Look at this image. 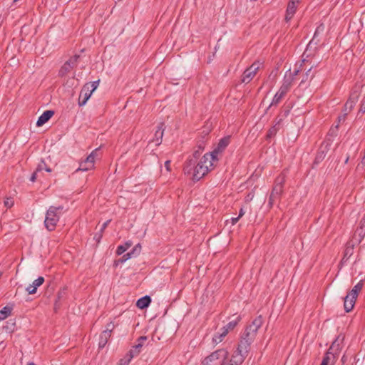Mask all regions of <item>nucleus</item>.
Here are the masks:
<instances>
[{"label":"nucleus","mask_w":365,"mask_h":365,"mask_svg":"<svg viewBox=\"0 0 365 365\" xmlns=\"http://www.w3.org/2000/svg\"><path fill=\"white\" fill-rule=\"evenodd\" d=\"M97 151L98 149L93 150L91 153L88 156H87V158L84 160L86 163H87L91 169L94 167L95 158L96 156Z\"/></svg>","instance_id":"obj_26"},{"label":"nucleus","mask_w":365,"mask_h":365,"mask_svg":"<svg viewBox=\"0 0 365 365\" xmlns=\"http://www.w3.org/2000/svg\"><path fill=\"white\" fill-rule=\"evenodd\" d=\"M203 163H205V161H199L197 164L195 163V165L192 166V170H193V180H200L208 173V168L206 165H202Z\"/></svg>","instance_id":"obj_8"},{"label":"nucleus","mask_w":365,"mask_h":365,"mask_svg":"<svg viewBox=\"0 0 365 365\" xmlns=\"http://www.w3.org/2000/svg\"><path fill=\"white\" fill-rule=\"evenodd\" d=\"M115 328V324L113 322H110L108 323L106 326V329L104 331H107V332H109L110 334L112 333L113 330Z\"/></svg>","instance_id":"obj_45"},{"label":"nucleus","mask_w":365,"mask_h":365,"mask_svg":"<svg viewBox=\"0 0 365 365\" xmlns=\"http://www.w3.org/2000/svg\"><path fill=\"white\" fill-rule=\"evenodd\" d=\"M344 339V336L342 334H339L336 339L332 342L331 345L329 348V350L333 351L335 354H337L338 352L341 350V344H342Z\"/></svg>","instance_id":"obj_18"},{"label":"nucleus","mask_w":365,"mask_h":365,"mask_svg":"<svg viewBox=\"0 0 365 365\" xmlns=\"http://www.w3.org/2000/svg\"><path fill=\"white\" fill-rule=\"evenodd\" d=\"M37 172L41 173L42 170H46L48 173H51L52 171L51 168L47 165L45 160L41 159L40 163L38 164L37 167Z\"/></svg>","instance_id":"obj_30"},{"label":"nucleus","mask_w":365,"mask_h":365,"mask_svg":"<svg viewBox=\"0 0 365 365\" xmlns=\"http://www.w3.org/2000/svg\"><path fill=\"white\" fill-rule=\"evenodd\" d=\"M312 67H311L305 73L306 78L302 80L301 83H304V81L308 80V77L310 76L311 79L314 76V73H312Z\"/></svg>","instance_id":"obj_42"},{"label":"nucleus","mask_w":365,"mask_h":365,"mask_svg":"<svg viewBox=\"0 0 365 365\" xmlns=\"http://www.w3.org/2000/svg\"><path fill=\"white\" fill-rule=\"evenodd\" d=\"M147 341V336H141L138 338L136 343L137 344H141L143 346L144 345V343Z\"/></svg>","instance_id":"obj_48"},{"label":"nucleus","mask_w":365,"mask_h":365,"mask_svg":"<svg viewBox=\"0 0 365 365\" xmlns=\"http://www.w3.org/2000/svg\"><path fill=\"white\" fill-rule=\"evenodd\" d=\"M54 111L51 110H47L44 111L42 115L38 117V119L36 122V125L40 127L45 124L46 122L49 120V119L53 115Z\"/></svg>","instance_id":"obj_19"},{"label":"nucleus","mask_w":365,"mask_h":365,"mask_svg":"<svg viewBox=\"0 0 365 365\" xmlns=\"http://www.w3.org/2000/svg\"><path fill=\"white\" fill-rule=\"evenodd\" d=\"M349 160V156L346 158V159L345 160V163H346Z\"/></svg>","instance_id":"obj_64"},{"label":"nucleus","mask_w":365,"mask_h":365,"mask_svg":"<svg viewBox=\"0 0 365 365\" xmlns=\"http://www.w3.org/2000/svg\"><path fill=\"white\" fill-rule=\"evenodd\" d=\"M245 215V211L243 208H241L239 212L238 217L240 219Z\"/></svg>","instance_id":"obj_57"},{"label":"nucleus","mask_w":365,"mask_h":365,"mask_svg":"<svg viewBox=\"0 0 365 365\" xmlns=\"http://www.w3.org/2000/svg\"><path fill=\"white\" fill-rule=\"evenodd\" d=\"M329 146L330 144L329 143L324 142L322 143L316 155L314 161V164H318L324 159L328 150H329Z\"/></svg>","instance_id":"obj_12"},{"label":"nucleus","mask_w":365,"mask_h":365,"mask_svg":"<svg viewBox=\"0 0 365 365\" xmlns=\"http://www.w3.org/2000/svg\"><path fill=\"white\" fill-rule=\"evenodd\" d=\"M12 308L8 306L0 310V321L5 319L11 314Z\"/></svg>","instance_id":"obj_31"},{"label":"nucleus","mask_w":365,"mask_h":365,"mask_svg":"<svg viewBox=\"0 0 365 365\" xmlns=\"http://www.w3.org/2000/svg\"><path fill=\"white\" fill-rule=\"evenodd\" d=\"M263 324V318L262 315H259L250 324L246 327V329L251 331L252 330L255 332V334L257 335L258 329L262 327Z\"/></svg>","instance_id":"obj_16"},{"label":"nucleus","mask_w":365,"mask_h":365,"mask_svg":"<svg viewBox=\"0 0 365 365\" xmlns=\"http://www.w3.org/2000/svg\"><path fill=\"white\" fill-rule=\"evenodd\" d=\"M257 335L255 334V332L251 330V331H248L245 329V331L242 333L241 338L244 340L248 341L249 342L252 343L255 339Z\"/></svg>","instance_id":"obj_25"},{"label":"nucleus","mask_w":365,"mask_h":365,"mask_svg":"<svg viewBox=\"0 0 365 365\" xmlns=\"http://www.w3.org/2000/svg\"><path fill=\"white\" fill-rule=\"evenodd\" d=\"M294 15H289L288 13L286 12V16H285V19L287 21H289L292 17H293Z\"/></svg>","instance_id":"obj_58"},{"label":"nucleus","mask_w":365,"mask_h":365,"mask_svg":"<svg viewBox=\"0 0 365 365\" xmlns=\"http://www.w3.org/2000/svg\"><path fill=\"white\" fill-rule=\"evenodd\" d=\"M151 303V298L150 296H144L139 299H138L136 302V306L141 309H145L148 307L150 304Z\"/></svg>","instance_id":"obj_22"},{"label":"nucleus","mask_w":365,"mask_h":365,"mask_svg":"<svg viewBox=\"0 0 365 365\" xmlns=\"http://www.w3.org/2000/svg\"><path fill=\"white\" fill-rule=\"evenodd\" d=\"M299 72V69L295 70L292 73H291L292 76L289 79H292V81H293L294 77L298 75Z\"/></svg>","instance_id":"obj_54"},{"label":"nucleus","mask_w":365,"mask_h":365,"mask_svg":"<svg viewBox=\"0 0 365 365\" xmlns=\"http://www.w3.org/2000/svg\"><path fill=\"white\" fill-rule=\"evenodd\" d=\"M358 168H361L362 169H365V156L363 157L362 160L358 165Z\"/></svg>","instance_id":"obj_53"},{"label":"nucleus","mask_w":365,"mask_h":365,"mask_svg":"<svg viewBox=\"0 0 365 365\" xmlns=\"http://www.w3.org/2000/svg\"><path fill=\"white\" fill-rule=\"evenodd\" d=\"M92 93H93L92 91H90V89H89V84L88 83L85 84L83 86V87L82 88L81 93H80V96H79V98H78V106H83L86 105V102L90 98Z\"/></svg>","instance_id":"obj_11"},{"label":"nucleus","mask_w":365,"mask_h":365,"mask_svg":"<svg viewBox=\"0 0 365 365\" xmlns=\"http://www.w3.org/2000/svg\"><path fill=\"white\" fill-rule=\"evenodd\" d=\"M132 245L133 242L130 240L127 241L124 245H119L116 250V255H121Z\"/></svg>","instance_id":"obj_27"},{"label":"nucleus","mask_w":365,"mask_h":365,"mask_svg":"<svg viewBox=\"0 0 365 365\" xmlns=\"http://www.w3.org/2000/svg\"><path fill=\"white\" fill-rule=\"evenodd\" d=\"M229 352L225 349H220L205 357L201 365H225Z\"/></svg>","instance_id":"obj_1"},{"label":"nucleus","mask_w":365,"mask_h":365,"mask_svg":"<svg viewBox=\"0 0 365 365\" xmlns=\"http://www.w3.org/2000/svg\"><path fill=\"white\" fill-rule=\"evenodd\" d=\"M64 64L66 65L70 69L74 67L73 66H72V64H71V62L66 61Z\"/></svg>","instance_id":"obj_61"},{"label":"nucleus","mask_w":365,"mask_h":365,"mask_svg":"<svg viewBox=\"0 0 365 365\" xmlns=\"http://www.w3.org/2000/svg\"><path fill=\"white\" fill-rule=\"evenodd\" d=\"M103 236V233L99 231V232H97L95 234L93 239L98 243L100 242L101 238Z\"/></svg>","instance_id":"obj_49"},{"label":"nucleus","mask_w":365,"mask_h":365,"mask_svg":"<svg viewBox=\"0 0 365 365\" xmlns=\"http://www.w3.org/2000/svg\"><path fill=\"white\" fill-rule=\"evenodd\" d=\"M335 355L336 354L333 351H331L330 350L328 349L324 356L323 357L322 362H325L326 364L329 365L331 361V357L333 359H335Z\"/></svg>","instance_id":"obj_34"},{"label":"nucleus","mask_w":365,"mask_h":365,"mask_svg":"<svg viewBox=\"0 0 365 365\" xmlns=\"http://www.w3.org/2000/svg\"><path fill=\"white\" fill-rule=\"evenodd\" d=\"M284 182L285 180L284 177L279 176L276 178L268 200V205L270 207H272L277 201L279 200L283 192Z\"/></svg>","instance_id":"obj_3"},{"label":"nucleus","mask_w":365,"mask_h":365,"mask_svg":"<svg viewBox=\"0 0 365 365\" xmlns=\"http://www.w3.org/2000/svg\"><path fill=\"white\" fill-rule=\"evenodd\" d=\"M240 320L241 317L237 316L235 320L230 322L229 323L227 324V325L222 327L220 329V331H222V334L227 335L229 333V331L233 330Z\"/></svg>","instance_id":"obj_21"},{"label":"nucleus","mask_w":365,"mask_h":365,"mask_svg":"<svg viewBox=\"0 0 365 365\" xmlns=\"http://www.w3.org/2000/svg\"><path fill=\"white\" fill-rule=\"evenodd\" d=\"M292 79H284L279 91L274 95L271 103L267 108V111L273 106H277L281 100L286 96L292 86Z\"/></svg>","instance_id":"obj_5"},{"label":"nucleus","mask_w":365,"mask_h":365,"mask_svg":"<svg viewBox=\"0 0 365 365\" xmlns=\"http://www.w3.org/2000/svg\"><path fill=\"white\" fill-rule=\"evenodd\" d=\"M63 210V206H51L46 212V218L44 220L45 227L50 231L55 229L57 222L59 220V213Z\"/></svg>","instance_id":"obj_2"},{"label":"nucleus","mask_w":365,"mask_h":365,"mask_svg":"<svg viewBox=\"0 0 365 365\" xmlns=\"http://www.w3.org/2000/svg\"><path fill=\"white\" fill-rule=\"evenodd\" d=\"M356 299V297H353L350 292H348L346 296L344 298V307L346 312H349L353 309Z\"/></svg>","instance_id":"obj_14"},{"label":"nucleus","mask_w":365,"mask_h":365,"mask_svg":"<svg viewBox=\"0 0 365 365\" xmlns=\"http://www.w3.org/2000/svg\"><path fill=\"white\" fill-rule=\"evenodd\" d=\"M230 136H225L220 140L217 146L215 149L211 152L215 157L220 153H222L230 144Z\"/></svg>","instance_id":"obj_13"},{"label":"nucleus","mask_w":365,"mask_h":365,"mask_svg":"<svg viewBox=\"0 0 365 365\" xmlns=\"http://www.w3.org/2000/svg\"><path fill=\"white\" fill-rule=\"evenodd\" d=\"M170 160H166V161L165 162V168H166V170H167L168 171H170Z\"/></svg>","instance_id":"obj_55"},{"label":"nucleus","mask_w":365,"mask_h":365,"mask_svg":"<svg viewBox=\"0 0 365 365\" xmlns=\"http://www.w3.org/2000/svg\"><path fill=\"white\" fill-rule=\"evenodd\" d=\"M349 111H350V110H349V106H348V107H346V104H345V105H344V112H345V113H344V115H347V112H349Z\"/></svg>","instance_id":"obj_62"},{"label":"nucleus","mask_w":365,"mask_h":365,"mask_svg":"<svg viewBox=\"0 0 365 365\" xmlns=\"http://www.w3.org/2000/svg\"><path fill=\"white\" fill-rule=\"evenodd\" d=\"M39 173H41L37 172V169L36 168L35 171L32 173V175L30 178V180L31 182H35L36 180V179L39 177Z\"/></svg>","instance_id":"obj_47"},{"label":"nucleus","mask_w":365,"mask_h":365,"mask_svg":"<svg viewBox=\"0 0 365 365\" xmlns=\"http://www.w3.org/2000/svg\"><path fill=\"white\" fill-rule=\"evenodd\" d=\"M79 57H80L79 55H75L71 58L68 60L67 61L68 62H71V64H72V66H76V63H77V60L78 59Z\"/></svg>","instance_id":"obj_46"},{"label":"nucleus","mask_w":365,"mask_h":365,"mask_svg":"<svg viewBox=\"0 0 365 365\" xmlns=\"http://www.w3.org/2000/svg\"><path fill=\"white\" fill-rule=\"evenodd\" d=\"M359 111L360 113H365V96L364 97V98H363V100L361 101V103L360 108H359Z\"/></svg>","instance_id":"obj_51"},{"label":"nucleus","mask_w":365,"mask_h":365,"mask_svg":"<svg viewBox=\"0 0 365 365\" xmlns=\"http://www.w3.org/2000/svg\"><path fill=\"white\" fill-rule=\"evenodd\" d=\"M142 347L143 344L136 343V344L132 346L130 350L128 351V354L133 357L137 356L141 352Z\"/></svg>","instance_id":"obj_29"},{"label":"nucleus","mask_w":365,"mask_h":365,"mask_svg":"<svg viewBox=\"0 0 365 365\" xmlns=\"http://www.w3.org/2000/svg\"><path fill=\"white\" fill-rule=\"evenodd\" d=\"M324 30L325 25L323 23L320 24L317 27L312 39L309 41V43L307 45L306 51H307L308 49L312 48V45L316 46L319 43V42L320 41V38H319V36L324 32Z\"/></svg>","instance_id":"obj_10"},{"label":"nucleus","mask_w":365,"mask_h":365,"mask_svg":"<svg viewBox=\"0 0 365 365\" xmlns=\"http://www.w3.org/2000/svg\"><path fill=\"white\" fill-rule=\"evenodd\" d=\"M99 82H100V81L98 80V81H93L91 83H88L90 91H92V92H93L98 86Z\"/></svg>","instance_id":"obj_43"},{"label":"nucleus","mask_w":365,"mask_h":365,"mask_svg":"<svg viewBox=\"0 0 365 365\" xmlns=\"http://www.w3.org/2000/svg\"><path fill=\"white\" fill-rule=\"evenodd\" d=\"M297 6L295 0H291L287 5V13L289 15H294L296 12Z\"/></svg>","instance_id":"obj_33"},{"label":"nucleus","mask_w":365,"mask_h":365,"mask_svg":"<svg viewBox=\"0 0 365 365\" xmlns=\"http://www.w3.org/2000/svg\"><path fill=\"white\" fill-rule=\"evenodd\" d=\"M259 62H254L249 68H247L242 76V82L244 83H250L256 75L259 68Z\"/></svg>","instance_id":"obj_6"},{"label":"nucleus","mask_w":365,"mask_h":365,"mask_svg":"<svg viewBox=\"0 0 365 365\" xmlns=\"http://www.w3.org/2000/svg\"><path fill=\"white\" fill-rule=\"evenodd\" d=\"M294 15H289L288 13L286 12V16H285V19L287 21H289L292 17H293Z\"/></svg>","instance_id":"obj_59"},{"label":"nucleus","mask_w":365,"mask_h":365,"mask_svg":"<svg viewBox=\"0 0 365 365\" xmlns=\"http://www.w3.org/2000/svg\"><path fill=\"white\" fill-rule=\"evenodd\" d=\"M141 251V245L140 244L136 245L133 250L129 252L132 257H137Z\"/></svg>","instance_id":"obj_38"},{"label":"nucleus","mask_w":365,"mask_h":365,"mask_svg":"<svg viewBox=\"0 0 365 365\" xmlns=\"http://www.w3.org/2000/svg\"><path fill=\"white\" fill-rule=\"evenodd\" d=\"M110 336L111 334L107 331H103L99 336L98 347L100 349L105 347Z\"/></svg>","instance_id":"obj_23"},{"label":"nucleus","mask_w":365,"mask_h":365,"mask_svg":"<svg viewBox=\"0 0 365 365\" xmlns=\"http://www.w3.org/2000/svg\"><path fill=\"white\" fill-rule=\"evenodd\" d=\"M359 225H360V229L361 230V232H365V215H364L363 218L360 221Z\"/></svg>","instance_id":"obj_50"},{"label":"nucleus","mask_w":365,"mask_h":365,"mask_svg":"<svg viewBox=\"0 0 365 365\" xmlns=\"http://www.w3.org/2000/svg\"><path fill=\"white\" fill-rule=\"evenodd\" d=\"M27 365H36V364H35V363H34V362H32V361H31V362H29V363L27 364Z\"/></svg>","instance_id":"obj_63"},{"label":"nucleus","mask_w":365,"mask_h":365,"mask_svg":"<svg viewBox=\"0 0 365 365\" xmlns=\"http://www.w3.org/2000/svg\"><path fill=\"white\" fill-rule=\"evenodd\" d=\"M4 205L7 208H11L14 205V200L11 197H7L4 202Z\"/></svg>","instance_id":"obj_44"},{"label":"nucleus","mask_w":365,"mask_h":365,"mask_svg":"<svg viewBox=\"0 0 365 365\" xmlns=\"http://www.w3.org/2000/svg\"><path fill=\"white\" fill-rule=\"evenodd\" d=\"M251 344V342L240 338V341L238 344L237 350L233 354H235L238 356H243V359H245L250 351Z\"/></svg>","instance_id":"obj_9"},{"label":"nucleus","mask_w":365,"mask_h":365,"mask_svg":"<svg viewBox=\"0 0 365 365\" xmlns=\"http://www.w3.org/2000/svg\"><path fill=\"white\" fill-rule=\"evenodd\" d=\"M205 147V140L204 138L197 142L196 149L194 150L192 157L188 159L184 166L185 173L190 174L192 171V166L195 165L197 159L200 158Z\"/></svg>","instance_id":"obj_4"},{"label":"nucleus","mask_w":365,"mask_h":365,"mask_svg":"<svg viewBox=\"0 0 365 365\" xmlns=\"http://www.w3.org/2000/svg\"><path fill=\"white\" fill-rule=\"evenodd\" d=\"M364 287V281L360 280L354 287L353 289L349 292L353 297H356L357 298L359 293L361 292Z\"/></svg>","instance_id":"obj_28"},{"label":"nucleus","mask_w":365,"mask_h":365,"mask_svg":"<svg viewBox=\"0 0 365 365\" xmlns=\"http://www.w3.org/2000/svg\"><path fill=\"white\" fill-rule=\"evenodd\" d=\"M44 278L43 277H38L36 279H35L32 284L29 285L26 288V291L29 294H34L36 292L37 288L43 284L44 282Z\"/></svg>","instance_id":"obj_17"},{"label":"nucleus","mask_w":365,"mask_h":365,"mask_svg":"<svg viewBox=\"0 0 365 365\" xmlns=\"http://www.w3.org/2000/svg\"><path fill=\"white\" fill-rule=\"evenodd\" d=\"M133 357L130 355L128 353L121 359L118 365H128Z\"/></svg>","instance_id":"obj_36"},{"label":"nucleus","mask_w":365,"mask_h":365,"mask_svg":"<svg viewBox=\"0 0 365 365\" xmlns=\"http://www.w3.org/2000/svg\"><path fill=\"white\" fill-rule=\"evenodd\" d=\"M244 361L245 359H243V356H242L232 354L231 359L229 361L228 359H227L225 365H241Z\"/></svg>","instance_id":"obj_24"},{"label":"nucleus","mask_w":365,"mask_h":365,"mask_svg":"<svg viewBox=\"0 0 365 365\" xmlns=\"http://www.w3.org/2000/svg\"><path fill=\"white\" fill-rule=\"evenodd\" d=\"M362 87H363L362 85H359V84L356 83L355 85V86L353 88V89L350 93L349 98L346 103V107L349 106V110H351V109L353 108V107L357 102V101L361 95Z\"/></svg>","instance_id":"obj_7"},{"label":"nucleus","mask_w":365,"mask_h":365,"mask_svg":"<svg viewBox=\"0 0 365 365\" xmlns=\"http://www.w3.org/2000/svg\"><path fill=\"white\" fill-rule=\"evenodd\" d=\"M71 71V69L65 64H63L60 71H59V73H58V75L60 76H66L69 71Z\"/></svg>","instance_id":"obj_40"},{"label":"nucleus","mask_w":365,"mask_h":365,"mask_svg":"<svg viewBox=\"0 0 365 365\" xmlns=\"http://www.w3.org/2000/svg\"><path fill=\"white\" fill-rule=\"evenodd\" d=\"M225 336L226 335L222 334V331L220 330L216 334H215L212 339L213 342L215 344L221 342Z\"/></svg>","instance_id":"obj_37"},{"label":"nucleus","mask_w":365,"mask_h":365,"mask_svg":"<svg viewBox=\"0 0 365 365\" xmlns=\"http://www.w3.org/2000/svg\"><path fill=\"white\" fill-rule=\"evenodd\" d=\"M240 220V218H239L238 217H232V218L231 219L232 224V225H235V224L238 222V220Z\"/></svg>","instance_id":"obj_56"},{"label":"nucleus","mask_w":365,"mask_h":365,"mask_svg":"<svg viewBox=\"0 0 365 365\" xmlns=\"http://www.w3.org/2000/svg\"><path fill=\"white\" fill-rule=\"evenodd\" d=\"M253 196H254V195H253L252 194H251V193L248 194V195H247L246 198H245V199H246V201L251 200L252 199Z\"/></svg>","instance_id":"obj_60"},{"label":"nucleus","mask_w":365,"mask_h":365,"mask_svg":"<svg viewBox=\"0 0 365 365\" xmlns=\"http://www.w3.org/2000/svg\"><path fill=\"white\" fill-rule=\"evenodd\" d=\"M91 170V168H90V166L88 165L87 163H86L85 161H83L80 163V165L78 167V169L76 170V172H78V171H87V170Z\"/></svg>","instance_id":"obj_39"},{"label":"nucleus","mask_w":365,"mask_h":365,"mask_svg":"<svg viewBox=\"0 0 365 365\" xmlns=\"http://www.w3.org/2000/svg\"><path fill=\"white\" fill-rule=\"evenodd\" d=\"M215 160H217V158L215 157L212 153H205L200 160V161H205L202 165H206V167L208 168V170H210V168L213 166V162Z\"/></svg>","instance_id":"obj_20"},{"label":"nucleus","mask_w":365,"mask_h":365,"mask_svg":"<svg viewBox=\"0 0 365 365\" xmlns=\"http://www.w3.org/2000/svg\"><path fill=\"white\" fill-rule=\"evenodd\" d=\"M354 253V246H347L344 251L342 261H346Z\"/></svg>","instance_id":"obj_35"},{"label":"nucleus","mask_w":365,"mask_h":365,"mask_svg":"<svg viewBox=\"0 0 365 365\" xmlns=\"http://www.w3.org/2000/svg\"><path fill=\"white\" fill-rule=\"evenodd\" d=\"M279 129V121H278L274 125L269 129L267 133V138H271L274 137Z\"/></svg>","instance_id":"obj_32"},{"label":"nucleus","mask_w":365,"mask_h":365,"mask_svg":"<svg viewBox=\"0 0 365 365\" xmlns=\"http://www.w3.org/2000/svg\"><path fill=\"white\" fill-rule=\"evenodd\" d=\"M132 257L131 256V254H130L129 252L123 255L117 262H115L116 264H118V263H124L125 262H126L128 259H130Z\"/></svg>","instance_id":"obj_41"},{"label":"nucleus","mask_w":365,"mask_h":365,"mask_svg":"<svg viewBox=\"0 0 365 365\" xmlns=\"http://www.w3.org/2000/svg\"><path fill=\"white\" fill-rule=\"evenodd\" d=\"M165 128V123L163 122L160 123L158 125L153 139V142H155L156 145H160L161 144Z\"/></svg>","instance_id":"obj_15"},{"label":"nucleus","mask_w":365,"mask_h":365,"mask_svg":"<svg viewBox=\"0 0 365 365\" xmlns=\"http://www.w3.org/2000/svg\"><path fill=\"white\" fill-rule=\"evenodd\" d=\"M110 220H107L106 222H105L102 226H101V228L100 230V232H103L104 230L107 227V226L108 225V224L110 223Z\"/></svg>","instance_id":"obj_52"}]
</instances>
